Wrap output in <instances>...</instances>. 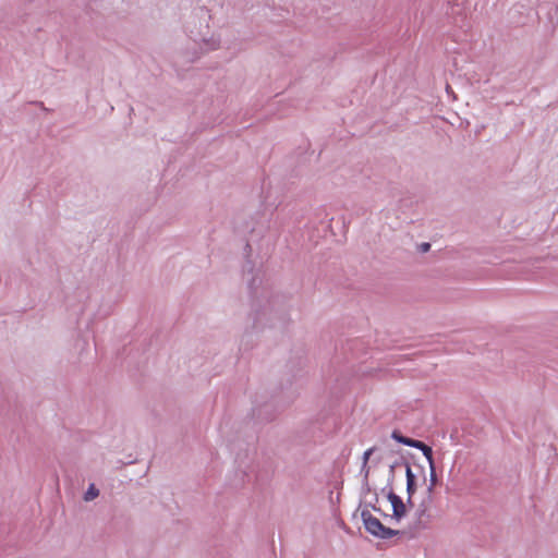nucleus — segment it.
I'll return each mask as SVG.
<instances>
[{"mask_svg": "<svg viewBox=\"0 0 558 558\" xmlns=\"http://www.w3.org/2000/svg\"><path fill=\"white\" fill-rule=\"evenodd\" d=\"M290 295L275 294L266 302H252L247 325L239 343L241 354L254 349L259 340V335L264 332H272L275 336L283 333L290 320Z\"/></svg>", "mask_w": 558, "mask_h": 558, "instance_id": "1", "label": "nucleus"}, {"mask_svg": "<svg viewBox=\"0 0 558 558\" xmlns=\"http://www.w3.org/2000/svg\"><path fill=\"white\" fill-rule=\"evenodd\" d=\"M305 364L304 350L295 351L284 365L278 388L271 395L270 400L252 408L253 420L260 424L270 423L295 399L296 388H293V385L302 379Z\"/></svg>", "mask_w": 558, "mask_h": 558, "instance_id": "2", "label": "nucleus"}, {"mask_svg": "<svg viewBox=\"0 0 558 558\" xmlns=\"http://www.w3.org/2000/svg\"><path fill=\"white\" fill-rule=\"evenodd\" d=\"M361 520L365 531L378 539H390L401 537L405 534L403 530H395L386 526L378 518L374 517L368 509H362Z\"/></svg>", "mask_w": 558, "mask_h": 558, "instance_id": "3", "label": "nucleus"}, {"mask_svg": "<svg viewBox=\"0 0 558 558\" xmlns=\"http://www.w3.org/2000/svg\"><path fill=\"white\" fill-rule=\"evenodd\" d=\"M391 453L399 454V458L391 463V466L393 468V473L396 474V469L399 466L405 468L407 495L414 496L418 488V478L417 475L412 471L410 462V460L414 459V454L409 451L403 452L400 449L397 451L391 450Z\"/></svg>", "mask_w": 558, "mask_h": 558, "instance_id": "4", "label": "nucleus"}, {"mask_svg": "<svg viewBox=\"0 0 558 558\" xmlns=\"http://www.w3.org/2000/svg\"><path fill=\"white\" fill-rule=\"evenodd\" d=\"M243 274L252 276L247 280V288L250 291L252 302H255V301L266 302V300L268 298H270L271 295H275L274 292H270L265 288H260L262 280L258 279L257 275H254V263L251 260V258H245V262L243 264ZM276 294H280V293L276 292Z\"/></svg>", "mask_w": 558, "mask_h": 558, "instance_id": "5", "label": "nucleus"}, {"mask_svg": "<svg viewBox=\"0 0 558 558\" xmlns=\"http://www.w3.org/2000/svg\"><path fill=\"white\" fill-rule=\"evenodd\" d=\"M254 444V441H240V440H229V448L230 451L234 453L235 456V462L239 463V469L243 473V475H247L245 470L243 468L248 466V463L246 461H250V454H251V446Z\"/></svg>", "mask_w": 558, "mask_h": 558, "instance_id": "6", "label": "nucleus"}, {"mask_svg": "<svg viewBox=\"0 0 558 558\" xmlns=\"http://www.w3.org/2000/svg\"><path fill=\"white\" fill-rule=\"evenodd\" d=\"M524 10L525 7L523 4L513 5L508 12L510 23L514 26L525 25L530 17L529 15H523Z\"/></svg>", "mask_w": 558, "mask_h": 558, "instance_id": "7", "label": "nucleus"}, {"mask_svg": "<svg viewBox=\"0 0 558 558\" xmlns=\"http://www.w3.org/2000/svg\"><path fill=\"white\" fill-rule=\"evenodd\" d=\"M389 502L391 504L392 507V514L388 515L389 518L396 520L397 522H400L408 515V511L403 506V499L400 496L398 498H396L395 496L389 497Z\"/></svg>", "mask_w": 558, "mask_h": 558, "instance_id": "8", "label": "nucleus"}, {"mask_svg": "<svg viewBox=\"0 0 558 558\" xmlns=\"http://www.w3.org/2000/svg\"><path fill=\"white\" fill-rule=\"evenodd\" d=\"M433 501L432 500H428L426 498H423L422 501L420 502L418 507H417V510L415 512V515H416V525L417 526H422L423 529L426 527V525L423 523V518H429V513H428V507L429 505L432 504Z\"/></svg>", "mask_w": 558, "mask_h": 558, "instance_id": "9", "label": "nucleus"}, {"mask_svg": "<svg viewBox=\"0 0 558 558\" xmlns=\"http://www.w3.org/2000/svg\"><path fill=\"white\" fill-rule=\"evenodd\" d=\"M379 501V496H378V493L374 492V496L372 498V500L369 502H366L364 501L362 498L360 499V504H359V508L356 510H359L362 506L364 507V509H373L375 512H378L380 515L387 518L388 514L385 513L380 508L377 507V504ZM356 512L355 511L353 513V517L355 518L356 517Z\"/></svg>", "mask_w": 558, "mask_h": 558, "instance_id": "10", "label": "nucleus"}, {"mask_svg": "<svg viewBox=\"0 0 558 558\" xmlns=\"http://www.w3.org/2000/svg\"><path fill=\"white\" fill-rule=\"evenodd\" d=\"M395 473H393V468L391 466V464L389 465V472H388V477H387V484L384 488H381V494H384L387 498V500L389 501V497H396L398 498L399 495H397L395 493V488H393V483H395Z\"/></svg>", "mask_w": 558, "mask_h": 558, "instance_id": "11", "label": "nucleus"}, {"mask_svg": "<svg viewBox=\"0 0 558 558\" xmlns=\"http://www.w3.org/2000/svg\"><path fill=\"white\" fill-rule=\"evenodd\" d=\"M99 489L96 487L94 483H90L87 489L84 492L83 499L85 501H92L99 496Z\"/></svg>", "mask_w": 558, "mask_h": 558, "instance_id": "12", "label": "nucleus"}, {"mask_svg": "<svg viewBox=\"0 0 558 558\" xmlns=\"http://www.w3.org/2000/svg\"><path fill=\"white\" fill-rule=\"evenodd\" d=\"M423 456L426 458L428 465L436 464L434 459V451L429 445H425V447L421 450Z\"/></svg>", "mask_w": 558, "mask_h": 558, "instance_id": "13", "label": "nucleus"}, {"mask_svg": "<svg viewBox=\"0 0 558 558\" xmlns=\"http://www.w3.org/2000/svg\"><path fill=\"white\" fill-rule=\"evenodd\" d=\"M371 493H372V487H371L369 481L366 478H363L362 485H361V490H360L361 498L363 499L366 495H368Z\"/></svg>", "mask_w": 558, "mask_h": 558, "instance_id": "14", "label": "nucleus"}, {"mask_svg": "<svg viewBox=\"0 0 558 558\" xmlns=\"http://www.w3.org/2000/svg\"><path fill=\"white\" fill-rule=\"evenodd\" d=\"M205 44L209 47V50L218 49L220 46V40L216 39L214 37H210L209 39H203Z\"/></svg>", "mask_w": 558, "mask_h": 558, "instance_id": "15", "label": "nucleus"}, {"mask_svg": "<svg viewBox=\"0 0 558 558\" xmlns=\"http://www.w3.org/2000/svg\"><path fill=\"white\" fill-rule=\"evenodd\" d=\"M405 435L402 434V432L398 428H395L391 434L390 438L393 439L396 442L401 444Z\"/></svg>", "mask_w": 558, "mask_h": 558, "instance_id": "16", "label": "nucleus"}, {"mask_svg": "<svg viewBox=\"0 0 558 558\" xmlns=\"http://www.w3.org/2000/svg\"><path fill=\"white\" fill-rule=\"evenodd\" d=\"M377 450V447H371L367 450L364 451L362 456V462L368 463L371 457L374 454V452Z\"/></svg>", "mask_w": 558, "mask_h": 558, "instance_id": "17", "label": "nucleus"}, {"mask_svg": "<svg viewBox=\"0 0 558 558\" xmlns=\"http://www.w3.org/2000/svg\"><path fill=\"white\" fill-rule=\"evenodd\" d=\"M429 484H434V486H436L437 484V473H436V464H433V465H429Z\"/></svg>", "mask_w": 558, "mask_h": 558, "instance_id": "18", "label": "nucleus"}, {"mask_svg": "<svg viewBox=\"0 0 558 558\" xmlns=\"http://www.w3.org/2000/svg\"><path fill=\"white\" fill-rule=\"evenodd\" d=\"M371 472V466L366 462H362L360 474L363 475V478L368 480Z\"/></svg>", "mask_w": 558, "mask_h": 558, "instance_id": "19", "label": "nucleus"}, {"mask_svg": "<svg viewBox=\"0 0 558 558\" xmlns=\"http://www.w3.org/2000/svg\"><path fill=\"white\" fill-rule=\"evenodd\" d=\"M413 497L414 496H410L408 495V498L405 501H403V506L405 507L407 511L409 512L411 509H413L415 507V504H414V500H413Z\"/></svg>", "mask_w": 558, "mask_h": 558, "instance_id": "20", "label": "nucleus"}, {"mask_svg": "<svg viewBox=\"0 0 558 558\" xmlns=\"http://www.w3.org/2000/svg\"><path fill=\"white\" fill-rule=\"evenodd\" d=\"M430 247H432V245L429 242H423V243L418 244L417 250L420 253L425 254L430 251Z\"/></svg>", "mask_w": 558, "mask_h": 558, "instance_id": "21", "label": "nucleus"}, {"mask_svg": "<svg viewBox=\"0 0 558 558\" xmlns=\"http://www.w3.org/2000/svg\"><path fill=\"white\" fill-rule=\"evenodd\" d=\"M29 105H34V106L38 107L39 109H41L45 112H50L51 111V109L47 108L45 106V104L43 101H39V100L31 101Z\"/></svg>", "mask_w": 558, "mask_h": 558, "instance_id": "22", "label": "nucleus"}, {"mask_svg": "<svg viewBox=\"0 0 558 558\" xmlns=\"http://www.w3.org/2000/svg\"><path fill=\"white\" fill-rule=\"evenodd\" d=\"M434 489H435L434 484H429V485L427 486V489H426V497H425L426 499H428V500H432V501H433V494H434Z\"/></svg>", "mask_w": 558, "mask_h": 558, "instance_id": "23", "label": "nucleus"}, {"mask_svg": "<svg viewBox=\"0 0 558 558\" xmlns=\"http://www.w3.org/2000/svg\"><path fill=\"white\" fill-rule=\"evenodd\" d=\"M425 445H426V442H424L423 440L414 438V444H412L411 447L415 448V449H418V450H422L425 447Z\"/></svg>", "mask_w": 558, "mask_h": 558, "instance_id": "24", "label": "nucleus"}, {"mask_svg": "<svg viewBox=\"0 0 558 558\" xmlns=\"http://www.w3.org/2000/svg\"><path fill=\"white\" fill-rule=\"evenodd\" d=\"M412 444H414V438L412 437H409V436H404L401 445H404V446H408V447H411Z\"/></svg>", "mask_w": 558, "mask_h": 558, "instance_id": "25", "label": "nucleus"}, {"mask_svg": "<svg viewBox=\"0 0 558 558\" xmlns=\"http://www.w3.org/2000/svg\"><path fill=\"white\" fill-rule=\"evenodd\" d=\"M251 252H252V246L250 243H246L244 246L245 258H250Z\"/></svg>", "mask_w": 558, "mask_h": 558, "instance_id": "26", "label": "nucleus"}, {"mask_svg": "<svg viewBox=\"0 0 558 558\" xmlns=\"http://www.w3.org/2000/svg\"><path fill=\"white\" fill-rule=\"evenodd\" d=\"M198 12L201 13L202 17L207 16L208 19H210V15L208 14V10L205 7L199 8Z\"/></svg>", "mask_w": 558, "mask_h": 558, "instance_id": "27", "label": "nucleus"}, {"mask_svg": "<svg viewBox=\"0 0 558 558\" xmlns=\"http://www.w3.org/2000/svg\"><path fill=\"white\" fill-rule=\"evenodd\" d=\"M383 458L379 456V457H376L374 460H373V463L374 465H377L381 462Z\"/></svg>", "mask_w": 558, "mask_h": 558, "instance_id": "28", "label": "nucleus"}, {"mask_svg": "<svg viewBox=\"0 0 558 558\" xmlns=\"http://www.w3.org/2000/svg\"><path fill=\"white\" fill-rule=\"evenodd\" d=\"M342 529L347 532V533H351V530L342 522L341 524Z\"/></svg>", "mask_w": 558, "mask_h": 558, "instance_id": "29", "label": "nucleus"}, {"mask_svg": "<svg viewBox=\"0 0 558 558\" xmlns=\"http://www.w3.org/2000/svg\"><path fill=\"white\" fill-rule=\"evenodd\" d=\"M342 529L347 532V533H351V530L342 522L341 524Z\"/></svg>", "mask_w": 558, "mask_h": 558, "instance_id": "30", "label": "nucleus"}, {"mask_svg": "<svg viewBox=\"0 0 558 558\" xmlns=\"http://www.w3.org/2000/svg\"><path fill=\"white\" fill-rule=\"evenodd\" d=\"M342 225H343V228L345 229L347 228V222H345L344 217H342Z\"/></svg>", "mask_w": 558, "mask_h": 558, "instance_id": "31", "label": "nucleus"}]
</instances>
